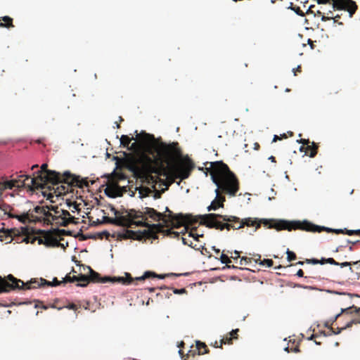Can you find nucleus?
<instances>
[{"label": "nucleus", "instance_id": "1", "mask_svg": "<svg viewBox=\"0 0 360 360\" xmlns=\"http://www.w3.org/2000/svg\"><path fill=\"white\" fill-rule=\"evenodd\" d=\"M143 143L152 142L138 159L139 166H134L135 175L147 184H155L161 181L168 187L179 179H188L195 167L188 156L182 158V151L178 142L166 143L156 141L153 134L141 132L137 135Z\"/></svg>", "mask_w": 360, "mask_h": 360}, {"label": "nucleus", "instance_id": "2", "mask_svg": "<svg viewBox=\"0 0 360 360\" xmlns=\"http://www.w3.org/2000/svg\"><path fill=\"white\" fill-rule=\"evenodd\" d=\"M205 167H199L207 176L210 173L213 183L222 192L230 196H236L239 191V181L236 174L231 171L229 166L223 161L206 162Z\"/></svg>", "mask_w": 360, "mask_h": 360}, {"label": "nucleus", "instance_id": "3", "mask_svg": "<svg viewBox=\"0 0 360 360\" xmlns=\"http://www.w3.org/2000/svg\"><path fill=\"white\" fill-rule=\"evenodd\" d=\"M53 186V192H43V195L46 197L51 202H53L54 196L65 195L72 191V187H78L83 188L89 187V181L86 179H81L79 176L72 174L69 172H65L63 174H60L59 178L56 182H50Z\"/></svg>", "mask_w": 360, "mask_h": 360}, {"label": "nucleus", "instance_id": "4", "mask_svg": "<svg viewBox=\"0 0 360 360\" xmlns=\"http://www.w3.org/2000/svg\"><path fill=\"white\" fill-rule=\"evenodd\" d=\"M34 212L41 217L44 224H56L58 226H68L74 223L75 217L68 210L56 205H37L34 208Z\"/></svg>", "mask_w": 360, "mask_h": 360}, {"label": "nucleus", "instance_id": "5", "mask_svg": "<svg viewBox=\"0 0 360 360\" xmlns=\"http://www.w3.org/2000/svg\"><path fill=\"white\" fill-rule=\"evenodd\" d=\"M22 233L26 236L25 240L27 243L30 241L34 243L35 240L38 241L39 245L44 244L47 247H58L61 244L58 238L61 236L67 235L68 231L64 229H53L49 231L35 230L33 228H22Z\"/></svg>", "mask_w": 360, "mask_h": 360}, {"label": "nucleus", "instance_id": "6", "mask_svg": "<svg viewBox=\"0 0 360 360\" xmlns=\"http://www.w3.org/2000/svg\"><path fill=\"white\" fill-rule=\"evenodd\" d=\"M199 218L200 224L205 226L209 229L230 231L231 229L236 230L243 227V221L239 217L235 216L210 213L199 215Z\"/></svg>", "mask_w": 360, "mask_h": 360}, {"label": "nucleus", "instance_id": "7", "mask_svg": "<svg viewBox=\"0 0 360 360\" xmlns=\"http://www.w3.org/2000/svg\"><path fill=\"white\" fill-rule=\"evenodd\" d=\"M264 224L269 226V228H274L277 231L281 230H296L300 229L309 232H321L322 230L326 229L324 227L314 224L308 221H288L285 220H264Z\"/></svg>", "mask_w": 360, "mask_h": 360}, {"label": "nucleus", "instance_id": "8", "mask_svg": "<svg viewBox=\"0 0 360 360\" xmlns=\"http://www.w3.org/2000/svg\"><path fill=\"white\" fill-rule=\"evenodd\" d=\"M37 176L32 177L26 176L27 181H30V186L33 191L39 188H44L50 182H56L59 178L60 173L53 170L48 169V165L44 163L41 166V169L37 172Z\"/></svg>", "mask_w": 360, "mask_h": 360}, {"label": "nucleus", "instance_id": "9", "mask_svg": "<svg viewBox=\"0 0 360 360\" xmlns=\"http://www.w3.org/2000/svg\"><path fill=\"white\" fill-rule=\"evenodd\" d=\"M162 221L167 226L169 223L174 227H180L184 224L194 226L200 219L199 216L192 214H174L167 207H165V213H162Z\"/></svg>", "mask_w": 360, "mask_h": 360}, {"label": "nucleus", "instance_id": "10", "mask_svg": "<svg viewBox=\"0 0 360 360\" xmlns=\"http://www.w3.org/2000/svg\"><path fill=\"white\" fill-rule=\"evenodd\" d=\"M147 229L143 231H134L131 230H127L124 233L121 234L120 236L124 239H137L141 240L143 238L158 239V233L160 232H164V226L161 224H150L147 227Z\"/></svg>", "mask_w": 360, "mask_h": 360}, {"label": "nucleus", "instance_id": "11", "mask_svg": "<svg viewBox=\"0 0 360 360\" xmlns=\"http://www.w3.org/2000/svg\"><path fill=\"white\" fill-rule=\"evenodd\" d=\"M5 278L6 280V283L9 286L5 287V290H4L3 292H8L15 289H32L44 285L41 284V278L39 280L37 278L31 279L29 282L27 283H24L22 280L15 278L12 274H9Z\"/></svg>", "mask_w": 360, "mask_h": 360}, {"label": "nucleus", "instance_id": "12", "mask_svg": "<svg viewBox=\"0 0 360 360\" xmlns=\"http://www.w3.org/2000/svg\"><path fill=\"white\" fill-rule=\"evenodd\" d=\"M27 174H22L18 176L17 179L8 180L7 177L2 176L0 178V193L6 190H12L14 188L17 189L27 188L30 191H33L30 181L26 179Z\"/></svg>", "mask_w": 360, "mask_h": 360}, {"label": "nucleus", "instance_id": "13", "mask_svg": "<svg viewBox=\"0 0 360 360\" xmlns=\"http://www.w3.org/2000/svg\"><path fill=\"white\" fill-rule=\"evenodd\" d=\"M34 213L35 212L33 209L32 210H30L28 212H24L22 214H15L10 212L8 215V217L17 219L22 224L41 222V217H39V215H34Z\"/></svg>", "mask_w": 360, "mask_h": 360}, {"label": "nucleus", "instance_id": "14", "mask_svg": "<svg viewBox=\"0 0 360 360\" xmlns=\"http://www.w3.org/2000/svg\"><path fill=\"white\" fill-rule=\"evenodd\" d=\"M359 313H360V308H357L356 307H354V306L349 307L346 309H341V312L340 314H336L333 320L326 321L325 323V326L330 328V330L332 331V330H333L332 325L342 315L345 316L347 315H352L353 314H359Z\"/></svg>", "mask_w": 360, "mask_h": 360}, {"label": "nucleus", "instance_id": "15", "mask_svg": "<svg viewBox=\"0 0 360 360\" xmlns=\"http://www.w3.org/2000/svg\"><path fill=\"white\" fill-rule=\"evenodd\" d=\"M215 193L216 197L214 200H212L210 205L208 206V211L216 210L219 207H224V202H225L226 198L224 195H221V193H224L222 192V188L217 187L215 189Z\"/></svg>", "mask_w": 360, "mask_h": 360}, {"label": "nucleus", "instance_id": "16", "mask_svg": "<svg viewBox=\"0 0 360 360\" xmlns=\"http://www.w3.org/2000/svg\"><path fill=\"white\" fill-rule=\"evenodd\" d=\"M134 281V278L131 276V274L129 273L125 274L124 277H110V276H104L101 277V283H105L107 282H119L123 284H131Z\"/></svg>", "mask_w": 360, "mask_h": 360}, {"label": "nucleus", "instance_id": "17", "mask_svg": "<svg viewBox=\"0 0 360 360\" xmlns=\"http://www.w3.org/2000/svg\"><path fill=\"white\" fill-rule=\"evenodd\" d=\"M196 347L195 349H190L186 356L187 358H189L190 356H195L196 354L201 355V354H208L210 350L207 348V346L205 343L202 342L199 340L196 341Z\"/></svg>", "mask_w": 360, "mask_h": 360}, {"label": "nucleus", "instance_id": "18", "mask_svg": "<svg viewBox=\"0 0 360 360\" xmlns=\"http://www.w3.org/2000/svg\"><path fill=\"white\" fill-rule=\"evenodd\" d=\"M111 211L113 212L114 214L115 215V219H117L118 221L117 223H115V225L117 226H126V227H131L132 224V221L128 217L127 215L122 216L120 215V213L118 210H117L115 207L111 208Z\"/></svg>", "mask_w": 360, "mask_h": 360}, {"label": "nucleus", "instance_id": "19", "mask_svg": "<svg viewBox=\"0 0 360 360\" xmlns=\"http://www.w3.org/2000/svg\"><path fill=\"white\" fill-rule=\"evenodd\" d=\"M142 216L143 214L148 215L150 218H151L155 221H160L162 220L163 216L162 213L158 212L156 210L151 207H145L143 208V212H141Z\"/></svg>", "mask_w": 360, "mask_h": 360}, {"label": "nucleus", "instance_id": "20", "mask_svg": "<svg viewBox=\"0 0 360 360\" xmlns=\"http://www.w3.org/2000/svg\"><path fill=\"white\" fill-rule=\"evenodd\" d=\"M317 150L318 146L314 142H311V145L309 144L305 147L304 152L305 154L309 155L310 158H314L316 155Z\"/></svg>", "mask_w": 360, "mask_h": 360}, {"label": "nucleus", "instance_id": "21", "mask_svg": "<svg viewBox=\"0 0 360 360\" xmlns=\"http://www.w3.org/2000/svg\"><path fill=\"white\" fill-rule=\"evenodd\" d=\"M168 275H158L155 272L146 271L143 276H139V277H136L135 278V280L141 281H144L145 279L150 278V277H154V278L157 277V278H159L162 279V278H165Z\"/></svg>", "mask_w": 360, "mask_h": 360}, {"label": "nucleus", "instance_id": "22", "mask_svg": "<svg viewBox=\"0 0 360 360\" xmlns=\"http://www.w3.org/2000/svg\"><path fill=\"white\" fill-rule=\"evenodd\" d=\"M87 269L89 272V282L100 283L101 279V275L98 273L94 271L90 266H87Z\"/></svg>", "mask_w": 360, "mask_h": 360}, {"label": "nucleus", "instance_id": "23", "mask_svg": "<svg viewBox=\"0 0 360 360\" xmlns=\"http://www.w3.org/2000/svg\"><path fill=\"white\" fill-rule=\"evenodd\" d=\"M356 9L357 5L354 1L351 0L348 3H347L346 8H345L343 10L347 11L349 13V17L352 18L354 13L356 12Z\"/></svg>", "mask_w": 360, "mask_h": 360}, {"label": "nucleus", "instance_id": "24", "mask_svg": "<svg viewBox=\"0 0 360 360\" xmlns=\"http://www.w3.org/2000/svg\"><path fill=\"white\" fill-rule=\"evenodd\" d=\"M125 212L127 213V217L131 220V221H133V219H138L139 217L143 218V216L140 214L141 212H137L135 210H125Z\"/></svg>", "mask_w": 360, "mask_h": 360}, {"label": "nucleus", "instance_id": "25", "mask_svg": "<svg viewBox=\"0 0 360 360\" xmlns=\"http://www.w3.org/2000/svg\"><path fill=\"white\" fill-rule=\"evenodd\" d=\"M76 278H77L76 281L80 282V283L77 284L78 286L85 287L89 283V278L88 276L80 274L79 276H76Z\"/></svg>", "mask_w": 360, "mask_h": 360}, {"label": "nucleus", "instance_id": "26", "mask_svg": "<svg viewBox=\"0 0 360 360\" xmlns=\"http://www.w3.org/2000/svg\"><path fill=\"white\" fill-rule=\"evenodd\" d=\"M243 227L245 226H256V229L260 227V224L258 223L256 220L252 219V218H246L244 219H242Z\"/></svg>", "mask_w": 360, "mask_h": 360}, {"label": "nucleus", "instance_id": "27", "mask_svg": "<svg viewBox=\"0 0 360 360\" xmlns=\"http://www.w3.org/2000/svg\"><path fill=\"white\" fill-rule=\"evenodd\" d=\"M2 20L4 22H0V27L6 28L14 27L13 25V19L11 17L4 16L2 18Z\"/></svg>", "mask_w": 360, "mask_h": 360}, {"label": "nucleus", "instance_id": "28", "mask_svg": "<svg viewBox=\"0 0 360 360\" xmlns=\"http://www.w3.org/2000/svg\"><path fill=\"white\" fill-rule=\"evenodd\" d=\"M220 261H221V263L226 264V268H228V269H236V268H237L234 265H230L229 264L231 262V261L229 259V257L227 255H224V254H222L221 255Z\"/></svg>", "mask_w": 360, "mask_h": 360}, {"label": "nucleus", "instance_id": "29", "mask_svg": "<svg viewBox=\"0 0 360 360\" xmlns=\"http://www.w3.org/2000/svg\"><path fill=\"white\" fill-rule=\"evenodd\" d=\"M41 284L42 285H48V286H58L60 283H63L62 281H59L57 279V278H54L53 281H51H51H46L44 278H41Z\"/></svg>", "mask_w": 360, "mask_h": 360}, {"label": "nucleus", "instance_id": "30", "mask_svg": "<svg viewBox=\"0 0 360 360\" xmlns=\"http://www.w3.org/2000/svg\"><path fill=\"white\" fill-rule=\"evenodd\" d=\"M258 258L257 259H255V262L257 263L258 260H259V264L260 265H266L268 267H271L273 266L274 264V262L272 259H264L263 260H261L260 258H261V256L259 255H257Z\"/></svg>", "mask_w": 360, "mask_h": 360}, {"label": "nucleus", "instance_id": "31", "mask_svg": "<svg viewBox=\"0 0 360 360\" xmlns=\"http://www.w3.org/2000/svg\"><path fill=\"white\" fill-rule=\"evenodd\" d=\"M131 139H131L127 135H122L120 138L121 145L124 148L129 147Z\"/></svg>", "mask_w": 360, "mask_h": 360}, {"label": "nucleus", "instance_id": "32", "mask_svg": "<svg viewBox=\"0 0 360 360\" xmlns=\"http://www.w3.org/2000/svg\"><path fill=\"white\" fill-rule=\"evenodd\" d=\"M233 338L230 337V335H226L225 337H224L222 339L219 341V348L222 347V345L224 344H232Z\"/></svg>", "mask_w": 360, "mask_h": 360}, {"label": "nucleus", "instance_id": "33", "mask_svg": "<svg viewBox=\"0 0 360 360\" xmlns=\"http://www.w3.org/2000/svg\"><path fill=\"white\" fill-rule=\"evenodd\" d=\"M151 193L150 188L148 187H141L139 190L141 198L146 197Z\"/></svg>", "mask_w": 360, "mask_h": 360}, {"label": "nucleus", "instance_id": "34", "mask_svg": "<svg viewBox=\"0 0 360 360\" xmlns=\"http://www.w3.org/2000/svg\"><path fill=\"white\" fill-rule=\"evenodd\" d=\"M196 229L197 228L195 226L192 227L188 236L193 237L195 240H198V238L202 237L203 234L195 233L194 231H196Z\"/></svg>", "mask_w": 360, "mask_h": 360}, {"label": "nucleus", "instance_id": "35", "mask_svg": "<svg viewBox=\"0 0 360 360\" xmlns=\"http://www.w3.org/2000/svg\"><path fill=\"white\" fill-rule=\"evenodd\" d=\"M252 258H249L247 257H242L239 261L240 265H248L251 263Z\"/></svg>", "mask_w": 360, "mask_h": 360}, {"label": "nucleus", "instance_id": "36", "mask_svg": "<svg viewBox=\"0 0 360 360\" xmlns=\"http://www.w3.org/2000/svg\"><path fill=\"white\" fill-rule=\"evenodd\" d=\"M76 280H77V278H76V276H70L69 274H68L63 278L62 282L64 283H68V282L73 283V282L76 281Z\"/></svg>", "mask_w": 360, "mask_h": 360}, {"label": "nucleus", "instance_id": "37", "mask_svg": "<svg viewBox=\"0 0 360 360\" xmlns=\"http://www.w3.org/2000/svg\"><path fill=\"white\" fill-rule=\"evenodd\" d=\"M287 259L289 262H292L296 259L297 257L295 252L288 250L286 252Z\"/></svg>", "mask_w": 360, "mask_h": 360}, {"label": "nucleus", "instance_id": "38", "mask_svg": "<svg viewBox=\"0 0 360 360\" xmlns=\"http://www.w3.org/2000/svg\"><path fill=\"white\" fill-rule=\"evenodd\" d=\"M166 232V235L170 236L172 238H179V233L176 231H173L172 229H167L165 231Z\"/></svg>", "mask_w": 360, "mask_h": 360}, {"label": "nucleus", "instance_id": "39", "mask_svg": "<svg viewBox=\"0 0 360 360\" xmlns=\"http://www.w3.org/2000/svg\"><path fill=\"white\" fill-rule=\"evenodd\" d=\"M326 229H323V231H326V232H334L335 233H345V230H342V229H330V228H327V227H325L323 226ZM323 231V230L321 231Z\"/></svg>", "mask_w": 360, "mask_h": 360}, {"label": "nucleus", "instance_id": "40", "mask_svg": "<svg viewBox=\"0 0 360 360\" xmlns=\"http://www.w3.org/2000/svg\"><path fill=\"white\" fill-rule=\"evenodd\" d=\"M181 239H182V242H183V243H184V245H188V246H190V247H191V248H193L197 249V250H198V249H199V248H197V247H196V245H195L194 246H193V245H192L193 243H192V241H191V240H188V239H187V238H181Z\"/></svg>", "mask_w": 360, "mask_h": 360}, {"label": "nucleus", "instance_id": "41", "mask_svg": "<svg viewBox=\"0 0 360 360\" xmlns=\"http://www.w3.org/2000/svg\"><path fill=\"white\" fill-rule=\"evenodd\" d=\"M103 220L106 223H109V224H115V223H117V221H118L117 219H115V217L111 218L109 217H104Z\"/></svg>", "mask_w": 360, "mask_h": 360}, {"label": "nucleus", "instance_id": "42", "mask_svg": "<svg viewBox=\"0 0 360 360\" xmlns=\"http://www.w3.org/2000/svg\"><path fill=\"white\" fill-rule=\"evenodd\" d=\"M136 224V226H143V227H148L149 226L150 224L146 222V221H132V224Z\"/></svg>", "mask_w": 360, "mask_h": 360}, {"label": "nucleus", "instance_id": "43", "mask_svg": "<svg viewBox=\"0 0 360 360\" xmlns=\"http://www.w3.org/2000/svg\"><path fill=\"white\" fill-rule=\"evenodd\" d=\"M318 13H319V16L321 17L322 21H324V22L334 18V17H333V16L326 17L320 11H318ZM339 18V15H337V16L335 17V18Z\"/></svg>", "mask_w": 360, "mask_h": 360}, {"label": "nucleus", "instance_id": "44", "mask_svg": "<svg viewBox=\"0 0 360 360\" xmlns=\"http://www.w3.org/2000/svg\"><path fill=\"white\" fill-rule=\"evenodd\" d=\"M97 236H98V238H99L100 239H103L104 236L106 238H108L110 236V233L108 231H104L98 233Z\"/></svg>", "mask_w": 360, "mask_h": 360}, {"label": "nucleus", "instance_id": "45", "mask_svg": "<svg viewBox=\"0 0 360 360\" xmlns=\"http://www.w3.org/2000/svg\"><path fill=\"white\" fill-rule=\"evenodd\" d=\"M9 286L7 283H6V280L5 278H2L0 276V288H3V290H5V287H8Z\"/></svg>", "mask_w": 360, "mask_h": 360}, {"label": "nucleus", "instance_id": "46", "mask_svg": "<svg viewBox=\"0 0 360 360\" xmlns=\"http://www.w3.org/2000/svg\"><path fill=\"white\" fill-rule=\"evenodd\" d=\"M238 331H239V329L232 330V331L229 333V335H230V337L233 338V340L238 339Z\"/></svg>", "mask_w": 360, "mask_h": 360}, {"label": "nucleus", "instance_id": "47", "mask_svg": "<svg viewBox=\"0 0 360 360\" xmlns=\"http://www.w3.org/2000/svg\"><path fill=\"white\" fill-rule=\"evenodd\" d=\"M292 9L297 15L302 17L304 16L305 13L300 9V7H295L293 8Z\"/></svg>", "mask_w": 360, "mask_h": 360}, {"label": "nucleus", "instance_id": "48", "mask_svg": "<svg viewBox=\"0 0 360 360\" xmlns=\"http://www.w3.org/2000/svg\"><path fill=\"white\" fill-rule=\"evenodd\" d=\"M306 262L308 264H318L319 263V259H307Z\"/></svg>", "mask_w": 360, "mask_h": 360}, {"label": "nucleus", "instance_id": "49", "mask_svg": "<svg viewBox=\"0 0 360 360\" xmlns=\"http://www.w3.org/2000/svg\"><path fill=\"white\" fill-rule=\"evenodd\" d=\"M326 261L327 263L330 264L337 265V266L339 265V262H336L333 258H328V259H326Z\"/></svg>", "mask_w": 360, "mask_h": 360}, {"label": "nucleus", "instance_id": "50", "mask_svg": "<svg viewBox=\"0 0 360 360\" xmlns=\"http://www.w3.org/2000/svg\"><path fill=\"white\" fill-rule=\"evenodd\" d=\"M174 292L175 294H184V293H186V290L185 288H181V289H174Z\"/></svg>", "mask_w": 360, "mask_h": 360}, {"label": "nucleus", "instance_id": "51", "mask_svg": "<svg viewBox=\"0 0 360 360\" xmlns=\"http://www.w3.org/2000/svg\"><path fill=\"white\" fill-rule=\"evenodd\" d=\"M35 307L36 308H42V309H48L47 306H45L44 304H43L42 302H39L37 304H35Z\"/></svg>", "mask_w": 360, "mask_h": 360}, {"label": "nucleus", "instance_id": "52", "mask_svg": "<svg viewBox=\"0 0 360 360\" xmlns=\"http://www.w3.org/2000/svg\"><path fill=\"white\" fill-rule=\"evenodd\" d=\"M67 308L69 309H73V310H77L78 309L77 306L73 303L68 304L67 306Z\"/></svg>", "mask_w": 360, "mask_h": 360}, {"label": "nucleus", "instance_id": "53", "mask_svg": "<svg viewBox=\"0 0 360 360\" xmlns=\"http://www.w3.org/2000/svg\"><path fill=\"white\" fill-rule=\"evenodd\" d=\"M299 142L302 143L303 145H305L306 146H309L311 143L309 139H301Z\"/></svg>", "mask_w": 360, "mask_h": 360}, {"label": "nucleus", "instance_id": "54", "mask_svg": "<svg viewBox=\"0 0 360 360\" xmlns=\"http://www.w3.org/2000/svg\"><path fill=\"white\" fill-rule=\"evenodd\" d=\"M233 253L234 256H231V258H233L235 260H237L238 258H240V253L238 251L235 250Z\"/></svg>", "mask_w": 360, "mask_h": 360}, {"label": "nucleus", "instance_id": "55", "mask_svg": "<svg viewBox=\"0 0 360 360\" xmlns=\"http://www.w3.org/2000/svg\"><path fill=\"white\" fill-rule=\"evenodd\" d=\"M345 233L349 236H353L355 235L354 230H347L345 229Z\"/></svg>", "mask_w": 360, "mask_h": 360}, {"label": "nucleus", "instance_id": "56", "mask_svg": "<svg viewBox=\"0 0 360 360\" xmlns=\"http://www.w3.org/2000/svg\"><path fill=\"white\" fill-rule=\"evenodd\" d=\"M136 147H137V144L136 142H134V143H131V145L130 146H129V147H127V149L128 150H135L136 148Z\"/></svg>", "mask_w": 360, "mask_h": 360}, {"label": "nucleus", "instance_id": "57", "mask_svg": "<svg viewBox=\"0 0 360 360\" xmlns=\"http://www.w3.org/2000/svg\"><path fill=\"white\" fill-rule=\"evenodd\" d=\"M350 265H351V262H345L339 263L338 266H340L341 267H345V266H350Z\"/></svg>", "mask_w": 360, "mask_h": 360}, {"label": "nucleus", "instance_id": "58", "mask_svg": "<svg viewBox=\"0 0 360 360\" xmlns=\"http://www.w3.org/2000/svg\"><path fill=\"white\" fill-rule=\"evenodd\" d=\"M296 275L299 277H302L304 276V271L302 269H299Z\"/></svg>", "mask_w": 360, "mask_h": 360}, {"label": "nucleus", "instance_id": "59", "mask_svg": "<svg viewBox=\"0 0 360 360\" xmlns=\"http://www.w3.org/2000/svg\"><path fill=\"white\" fill-rule=\"evenodd\" d=\"M330 0H317L318 4H326L330 3Z\"/></svg>", "mask_w": 360, "mask_h": 360}, {"label": "nucleus", "instance_id": "60", "mask_svg": "<svg viewBox=\"0 0 360 360\" xmlns=\"http://www.w3.org/2000/svg\"><path fill=\"white\" fill-rule=\"evenodd\" d=\"M281 138L280 136H278V135H274V139H273V142H276L277 141V140H281Z\"/></svg>", "mask_w": 360, "mask_h": 360}, {"label": "nucleus", "instance_id": "61", "mask_svg": "<svg viewBox=\"0 0 360 360\" xmlns=\"http://www.w3.org/2000/svg\"><path fill=\"white\" fill-rule=\"evenodd\" d=\"M297 72H301V67L298 66L296 69H294V75H297Z\"/></svg>", "mask_w": 360, "mask_h": 360}, {"label": "nucleus", "instance_id": "62", "mask_svg": "<svg viewBox=\"0 0 360 360\" xmlns=\"http://www.w3.org/2000/svg\"><path fill=\"white\" fill-rule=\"evenodd\" d=\"M326 260V259L322 258L321 259L319 260V264H325L327 263Z\"/></svg>", "mask_w": 360, "mask_h": 360}, {"label": "nucleus", "instance_id": "63", "mask_svg": "<svg viewBox=\"0 0 360 360\" xmlns=\"http://www.w3.org/2000/svg\"><path fill=\"white\" fill-rule=\"evenodd\" d=\"M212 346H213L214 347H219V342H218L217 341H215L214 344H211Z\"/></svg>", "mask_w": 360, "mask_h": 360}, {"label": "nucleus", "instance_id": "64", "mask_svg": "<svg viewBox=\"0 0 360 360\" xmlns=\"http://www.w3.org/2000/svg\"><path fill=\"white\" fill-rule=\"evenodd\" d=\"M6 238H9L11 240H12V236L10 231H8V233L6 236Z\"/></svg>", "mask_w": 360, "mask_h": 360}]
</instances>
